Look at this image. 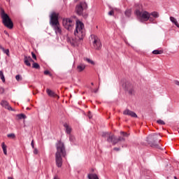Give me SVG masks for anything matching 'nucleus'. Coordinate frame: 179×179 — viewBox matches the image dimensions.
<instances>
[{
    "label": "nucleus",
    "instance_id": "f257e3e1",
    "mask_svg": "<svg viewBox=\"0 0 179 179\" xmlns=\"http://www.w3.org/2000/svg\"><path fill=\"white\" fill-rule=\"evenodd\" d=\"M57 152L55 153V162L57 167H62V157L66 156V150H65V144L62 141H58L56 145Z\"/></svg>",
    "mask_w": 179,
    "mask_h": 179
},
{
    "label": "nucleus",
    "instance_id": "f03ea898",
    "mask_svg": "<svg viewBox=\"0 0 179 179\" xmlns=\"http://www.w3.org/2000/svg\"><path fill=\"white\" fill-rule=\"evenodd\" d=\"M74 36L78 37V40H83L86 36L85 31V24L80 21H77L76 24V30L74 31Z\"/></svg>",
    "mask_w": 179,
    "mask_h": 179
},
{
    "label": "nucleus",
    "instance_id": "7ed1b4c3",
    "mask_svg": "<svg viewBox=\"0 0 179 179\" xmlns=\"http://www.w3.org/2000/svg\"><path fill=\"white\" fill-rule=\"evenodd\" d=\"M0 15L2 19V23L5 26V27H7V29H10V30L13 29V22H12V20L10 19L9 15L5 13V10L3 9L1 10Z\"/></svg>",
    "mask_w": 179,
    "mask_h": 179
},
{
    "label": "nucleus",
    "instance_id": "20e7f679",
    "mask_svg": "<svg viewBox=\"0 0 179 179\" xmlns=\"http://www.w3.org/2000/svg\"><path fill=\"white\" fill-rule=\"evenodd\" d=\"M91 41L92 43V48H94V50H101V41H100V38H99V36L94 34L91 35Z\"/></svg>",
    "mask_w": 179,
    "mask_h": 179
},
{
    "label": "nucleus",
    "instance_id": "39448f33",
    "mask_svg": "<svg viewBox=\"0 0 179 179\" xmlns=\"http://www.w3.org/2000/svg\"><path fill=\"white\" fill-rule=\"evenodd\" d=\"M135 15L137 16V17H139V19H142L145 22L150 20V13H149L148 11H141L139 10H136L135 11Z\"/></svg>",
    "mask_w": 179,
    "mask_h": 179
},
{
    "label": "nucleus",
    "instance_id": "423d86ee",
    "mask_svg": "<svg viewBox=\"0 0 179 179\" xmlns=\"http://www.w3.org/2000/svg\"><path fill=\"white\" fill-rule=\"evenodd\" d=\"M87 9V3L86 2H80L76 6V12L78 16L83 15V11Z\"/></svg>",
    "mask_w": 179,
    "mask_h": 179
},
{
    "label": "nucleus",
    "instance_id": "0eeeda50",
    "mask_svg": "<svg viewBox=\"0 0 179 179\" xmlns=\"http://www.w3.org/2000/svg\"><path fill=\"white\" fill-rule=\"evenodd\" d=\"M62 24L66 30H71L73 28V26H75V22L72 18H64Z\"/></svg>",
    "mask_w": 179,
    "mask_h": 179
},
{
    "label": "nucleus",
    "instance_id": "6e6552de",
    "mask_svg": "<svg viewBox=\"0 0 179 179\" xmlns=\"http://www.w3.org/2000/svg\"><path fill=\"white\" fill-rule=\"evenodd\" d=\"M102 136L103 138H107V142L109 143H113V145H114V141L117 139V137H115V136L111 133H103Z\"/></svg>",
    "mask_w": 179,
    "mask_h": 179
},
{
    "label": "nucleus",
    "instance_id": "1a4fd4ad",
    "mask_svg": "<svg viewBox=\"0 0 179 179\" xmlns=\"http://www.w3.org/2000/svg\"><path fill=\"white\" fill-rule=\"evenodd\" d=\"M156 139H157V136L156 134H150L147 137V142L148 145H150L151 147L155 146L156 145Z\"/></svg>",
    "mask_w": 179,
    "mask_h": 179
},
{
    "label": "nucleus",
    "instance_id": "9d476101",
    "mask_svg": "<svg viewBox=\"0 0 179 179\" xmlns=\"http://www.w3.org/2000/svg\"><path fill=\"white\" fill-rule=\"evenodd\" d=\"M50 24L51 27L59 24V21L58 20V15L55 13H52L50 15Z\"/></svg>",
    "mask_w": 179,
    "mask_h": 179
},
{
    "label": "nucleus",
    "instance_id": "9b49d317",
    "mask_svg": "<svg viewBox=\"0 0 179 179\" xmlns=\"http://www.w3.org/2000/svg\"><path fill=\"white\" fill-rule=\"evenodd\" d=\"M1 106L3 107L4 108H6V110H8L9 111H15V109L12 108L10 106H9V102L6 100H3L0 103Z\"/></svg>",
    "mask_w": 179,
    "mask_h": 179
},
{
    "label": "nucleus",
    "instance_id": "f8f14e48",
    "mask_svg": "<svg viewBox=\"0 0 179 179\" xmlns=\"http://www.w3.org/2000/svg\"><path fill=\"white\" fill-rule=\"evenodd\" d=\"M55 33L57 36L61 35L62 33V29H61V25L59 24L52 26Z\"/></svg>",
    "mask_w": 179,
    "mask_h": 179
},
{
    "label": "nucleus",
    "instance_id": "ddd939ff",
    "mask_svg": "<svg viewBox=\"0 0 179 179\" xmlns=\"http://www.w3.org/2000/svg\"><path fill=\"white\" fill-rule=\"evenodd\" d=\"M157 152L158 154L162 155L163 156L164 155H166L167 153V152L166 151V148H164V146L162 145V144L157 145Z\"/></svg>",
    "mask_w": 179,
    "mask_h": 179
},
{
    "label": "nucleus",
    "instance_id": "4468645a",
    "mask_svg": "<svg viewBox=\"0 0 179 179\" xmlns=\"http://www.w3.org/2000/svg\"><path fill=\"white\" fill-rule=\"evenodd\" d=\"M124 115H129L130 117H133L134 118H137L138 115H136V113H135V112L130 110L129 109L125 110L123 112Z\"/></svg>",
    "mask_w": 179,
    "mask_h": 179
},
{
    "label": "nucleus",
    "instance_id": "2eb2a0df",
    "mask_svg": "<svg viewBox=\"0 0 179 179\" xmlns=\"http://www.w3.org/2000/svg\"><path fill=\"white\" fill-rule=\"evenodd\" d=\"M24 62L25 65H27V66H31V64H30V62H34V61L33 60V59H31V57L24 56Z\"/></svg>",
    "mask_w": 179,
    "mask_h": 179
},
{
    "label": "nucleus",
    "instance_id": "dca6fc26",
    "mask_svg": "<svg viewBox=\"0 0 179 179\" xmlns=\"http://www.w3.org/2000/svg\"><path fill=\"white\" fill-rule=\"evenodd\" d=\"M46 93L50 97H58V95H57L54 91L48 88L46 89Z\"/></svg>",
    "mask_w": 179,
    "mask_h": 179
},
{
    "label": "nucleus",
    "instance_id": "f3484780",
    "mask_svg": "<svg viewBox=\"0 0 179 179\" xmlns=\"http://www.w3.org/2000/svg\"><path fill=\"white\" fill-rule=\"evenodd\" d=\"M64 127L66 128V133L68 134V135H71V133L72 132V127H71L68 123H64Z\"/></svg>",
    "mask_w": 179,
    "mask_h": 179
},
{
    "label": "nucleus",
    "instance_id": "a211bd4d",
    "mask_svg": "<svg viewBox=\"0 0 179 179\" xmlns=\"http://www.w3.org/2000/svg\"><path fill=\"white\" fill-rule=\"evenodd\" d=\"M86 69V65L83 64H80L78 66H77V71L78 72H83V71H85V69Z\"/></svg>",
    "mask_w": 179,
    "mask_h": 179
},
{
    "label": "nucleus",
    "instance_id": "6ab92c4d",
    "mask_svg": "<svg viewBox=\"0 0 179 179\" xmlns=\"http://www.w3.org/2000/svg\"><path fill=\"white\" fill-rule=\"evenodd\" d=\"M153 17L156 18L157 17V12L154 11L151 13H150V21L153 22Z\"/></svg>",
    "mask_w": 179,
    "mask_h": 179
},
{
    "label": "nucleus",
    "instance_id": "aec40b11",
    "mask_svg": "<svg viewBox=\"0 0 179 179\" xmlns=\"http://www.w3.org/2000/svg\"><path fill=\"white\" fill-rule=\"evenodd\" d=\"M170 20L172 23H173V24H175V26H177L179 29V24L178 22H177V19H176V17H170Z\"/></svg>",
    "mask_w": 179,
    "mask_h": 179
},
{
    "label": "nucleus",
    "instance_id": "412c9836",
    "mask_svg": "<svg viewBox=\"0 0 179 179\" xmlns=\"http://www.w3.org/2000/svg\"><path fill=\"white\" fill-rule=\"evenodd\" d=\"M87 177L89 179H99L96 173H89Z\"/></svg>",
    "mask_w": 179,
    "mask_h": 179
},
{
    "label": "nucleus",
    "instance_id": "4be33fe9",
    "mask_svg": "<svg viewBox=\"0 0 179 179\" xmlns=\"http://www.w3.org/2000/svg\"><path fill=\"white\" fill-rule=\"evenodd\" d=\"M124 141H125V138L124 137H119L118 138H116V139L114 141V145H117L118 142H121V141L124 142Z\"/></svg>",
    "mask_w": 179,
    "mask_h": 179
},
{
    "label": "nucleus",
    "instance_id": "5701e85b",
    "mask_svg": "<svg viewBox=\"0 0 179 179\" xmlns=\"http://www.w3.org/2000/svg\"><path fill=\"white\" fill-rule=\"evenodd\" d=\"M1 148L3 149V154L6 156L8 155V151L6 150L7 146L4 143H1Z\"/></svg>",
    "mask_w": 179,
    "mask_h": 179
},
{
    "label": "nucleus",
    "instance_id": "b1692460",
    "mask_svg": "<svg viewBox=\"0 0 179 179\" xmlns=\"http://www.w3.org/2000/svg\"><path fill=\"white\" fill-rule=\"evenodd\" d=\"M131 13H132V10H131V9H127V10H126V11L124 12V15H125V16H127V17H130Z\"/></svg>",
    "mask_w": 179,
    "mask_h": 179
},
{
    "label": "nucleus",
    "instance_id": "393cba45",
    "mask_svg": "<svg viewBox=\"0 0 179 179\" xmlns=\"http://www.w3.org/2000/svg\"><path fill=\"white\" fill-rule=\"evenodd\" d=\"M0 50H2L4 54H6V55L9 56V49H5V48L0 45Z\"/></svg>",
    "mask_w": 179,
    "mask_h": 179
},
{
    "label": "nucleus",
    "instance_id": "a878e982",
    "mask_svg": "<svg viewBox=\"0 0 179 179\" xmlns=\"http://www.w3.org/2000/svg\"><path fill=\"white\" fill-rule=\"evenodd\" d=\"M67 43H70L71 45H75V41L72 38H67Z\"/></svg>",
    "mask_w": 179,
    "mask_h": 179
},
{
    "label": "nucleus",
    "instance_id": "bb28decb",
    "mask_svg": "<svg viewBox=\"0 0 179 179\" xmlns=\"http://www.w3.org/2000/svg\"><path fill=\"white\" fill-rule=\"evenodd\" d=\"M17 118H19V120H24V119H26V116L23 113L17 115Z\"/></svg>",
    "mask_w": 179,
    "mask_h": 179
},
{
    "label": "nucleus",
    "instance_id": "cd10ccee",
    "mask_svg": "<svg viewBox=\"0 0 179 179\" xmlns=\"http://www.w3.org/2000/svg\"><path fill=\"white\" fill-rule=\"evenodd\" d=\"M0 78L3 83H5V76H3V72L0 71Z\"/></svg>",
    "mask_w": 179,
    "mask_h": 179
},
{
    "label": "nucleus",
    "instance_id": "c85d7f7f",
    "mask_svg": "<svg viewBox=\"0 0 179 179\" xmlns=\"http://www.w3.org/2000/svg\"><path fill=\"white\" fill-rule=\"evenodd\" d=\"M32 68H34V69H40V64H38V63H34Z\"/></svg>",
    "mask_w": 179,
    "mask_h": 179
},
{
    "label": "nucleus",
    "instance_id": "c756f323",
    "mask_svg": "<svg viewBox=\"0 0 179 179\" xmlns=\"http://www.w3.org/2000/svg\"><path fill=\"white\" fill-rule=\"evenodd\" d=\"M7 136L10 139H15L16 138V135L13 133L8 134Z\"/></svg>",
    "mask_w": 179,
    "mask_h": 179
},
{
    "label": "nucleus",
    "instance_id": "7c9ffc66",
    "mask_svg": "<svg viewBox=\"0 0 179 179\" xmlns=\"http://www.w3.org/2000/svg\"><path fill=\"white\" fill-rule=\"evenodd\" d=\"M157 124H159V125H165L166 122H164V121H163L162 120H157Z\"/></svg>",
    "mask_w": 179,
    "mask_h": 179
},
{
    "label": "nucleus",
    "instance_id": "2f4dec72",
    "mask_svg": "<svg viewBox=\"0 0 179 179\" xmlns=\"http://www.w3.org/2000/svg\"><path fill=\"white\" fill-rule=\"evenodd\" d=\"M85 61H87V62H88V64H91L92 65H94V62H93L92 60H91L90 59H86Z\"/></svg>",
    "mask_w": 179,
    "mask_h": 179
},
{
    "label": "nucleus",
    "instance_id": "473e14b6",
    "mask_svg": "<svg viewBox=\"0 0 179 179\" xmlns=\"http://www.w3.org/2000/svg\"><path fill=\"white\" fill-rule=\"evenodd\" d=\"M15 79L17 80V82H19L20 80H22V76L20 75H17L15 76Z\"/></svg>",
    "mask_w": 179,
    "mask_h": 179
},
{
    "label": "nucleus",
    "instance_id": "72a5a7b5",
    "mask_svg": "<svg viewBox=\"0 0 179 179\" xmlns=\"http://www.w3.org/2000/svg\"><path fill=\"white\" fill-rule=\"evenodd\" d=\"M44 75H49L50 76H52V74H51V73L48 70L44 71Z\"/></svg>",
    "mask_w": 179,
    "mask_h": 179
},
{
    "label": "nucleus",
    "instance_id": "f704fd0d",
    "mask_svg": "<svg viewBox=\"0 0 179 179\" xmlns=\"http://www.w3.org/2000/svg\"><path fill=\"white\" fill-rule=\"evenodd\" d=\"M120 135H123V136H127V137L129 136V134L124 131H120Z\"/></svg>",
    "mask_w": 179,
    "mask_h": 179
},
{
    "label": "nucleus",
    "instance_id": "c9c22d12",
    "mask_svg": "<svg viewBox=\"0 0 179 179\" xmlns=\"http://www.w3.org/2000/svg\"><path fill=\"white\" fill-rule=\"evenodd\" d=\"M31 56L34 59H37V57L36 56V54H34V52H31Z\"/></svg>",
    "mask_w": 179,
    "mask_h": 179
},
{
    "label": "nucleus",
    "instance_id": "e433bc0d",
    "mask_svg": "<svg viewBox=\"0 0 179 179\" xmlns=\"http://www.w3.org/2000/svg\"><path fill=\"white\" fill-rule=\"evenodd\" d=\"M38 150H37V148H34V155H38Z\"/></svg>",
    "mask_w": 179,
    "mask_h": 179
},
{
    "label": "nucleus",
    "instance_id": "4c0bfd02",
    "mask_svg": "<svg viewBox=\"0 0 179 179\" xmlns=\"http://www.w3.org/2000/svg\"><path fill=\"white\" fill-rule=\"evenodd\" d=\"M108 15H109V16H113V15H114V10L109 11Z\"/></svg>",
    "mask_w": 179,
    "mask_h": 179
},
{
    "label": "nucleus",
    "instance_id": "58836bf2",
    "mask_svg": "<svg viewBox=\"0 0 179 179\" xmlns=\"http://www.w3.org/2000/svg\"><path fill=\"white\" fill-rule=\"evenodd\" d=\"M31 145L33 148V149H34V141L32 140L31 143Z\"/></svg>",
    "mask_w": 179,
    "mask_h": 179
},
{
    "label": "nucleus",
    "instance_id": "ea45409f",
    "mask_svg": "<svg viewBox=\"0 0 179 179\" xmlns=\"http://www.w3.org/2000/svg\"><path fill=\"white\" fill-rule=\"evenodd\" d=\"M157 54H158V55L163 54V50H157Z\"/></svg>",
    "mask_w": 179,
    "mask_h": 179
},
{
    "label": "nucleus",
    "instance_id": "a19ab883",
    "mask_svg": "<svg viewBox=\"0 0 179 179\" xmlns=\"http://www.w3.org/2000/svg\"><path fill=\"white\" fill-rule=\"evenodd\" d=\"M174 83H175V85H176L177 86H179V81L178 80H175Z\"/></svg>",
    "mask_w": 179,
    "mask_h": 179
},
{
    "label": "nucleus",
    "instance_id": "79ce46f5",
    "mask_svg": "<svg viewBox=\"0 0 179 179\" xmlns=\"http://www.w3.org/2000/svg\"><path fill=\"white\" fill-rule=\"evenodd\" d=\"M120 148H113V150H116V152H118V151H120Z\"/></svg>",
    "mask_w": 179,
    "mask_h": 179
},
{
    "label": "nucleus",
    "instance_id": "37998d69",
    "mask_svg": "<svg viewBox=\"0 0 179 179\" xmlns=\"http://www.w3.org/2000/svg\"><path fill=\"white\" fill-rule=\"evenodd\" d=\"M152 54H155V55H157V50L152 51Z\"/></svg>",
    "mask_w": 179,
    "mask_h": 179
},
{
    "label": "nucleus",
    "instance_id": "c03bdc74",
    "mask_svg": "<svg viewBox=\"0 0 179 179\" xmlns=\"http://www.w3.org/2000/svg\"><path fill=\"white\" fill-rule=\"evenodd\" d=\"M88 117H89V118H90V120L92 118V114H90V112H89V115H88Z\"/></svg>",
    "mask_w": 179,
    "mask_h": 179
},
{
    "label": "nucleus",
    "instance_id": "a18cd8bd",
    "mask_svg": "<svg viewBox=\"0 0 179 179\" xmlns=\"http://www.w3.org/2000/svg\"><path fill=\"white\" fill-rule=\"evenodd\" d=\"M69 139H70V141H73V136H70Z\"/></svg>",
    "mask_w": 179,
    "mask_h": 179
},
{
    "label": "nucleus",
    "instance_id": "49530a36",
    "mask_svg": "<svg viewBox=\"0 0 179 179\" xmlns=\"http://www.w3.org/2000/svg\"><path fill=\"white\" fill-rule=\"evenodd\" d=\"M5 34H7V36H9V34L6 31H4Z\"/></svg>",
    "mask_w": 179,
    "mask_h": 179
},
{
    "label": "nucleus",
    "instance_id": "de8ad7c7",
    "mask_svg": "<svg viewBox=\"0 0 179 179\" xmlns=\"http://www.w3.org/2000/svg\"><path fill=\"white\" fill-rule=\"evenodd\" d=\"M53 179H59V178H58V176H55Z\"/></svg>",
    "mask_w": 179,
    "mask_h": 179
},
{
    "label": "nucleus",
    "instance_id": "09e8293b",
    "mask_svg": "<svg viewBox=\"0 0 179 179\" xmlns=\"http://www.w3.org/2000/svg\"><path fill=\"white\" fill-rule=\"evenodd\" d=\"M94 93H97V90H95V91H94Z\"/></svg>",
    "mask_w": 179,
    "mask_h": 179
},
{
    "label": "nucleus",
    "instance_id": "8fccbe9b",
    "mask_svg": "<svg viewBox=\"0 0 179 179\" xmlns=\"http://www.w3.org/2000/svg\"><path fill=\"white\" fill-rule=\"evenodd\" d=\"M174 178H175V179H178L177 177H176V176L174 177Z\"/></svg>",
    "mask_w": 179,
    "mask_h": 179
},
{
    "label": "nucleus",
    "instance_id": "3c124183",
    "mask_svg": "<svg viewBox=\"0 0 179 179\" xmlns=\"http://www.w3.org/2000/svg\"><path fill=\"white\" fill-rule=\"evenodd\" d=\"M91 85H93V83H91Z\"/></svg>",
    "mask_w": 179,
    "mask_h": 179
}]
</instances>
